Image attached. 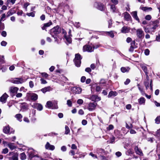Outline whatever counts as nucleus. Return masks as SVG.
<instances>
[{
	"mask_svg": "<svg viewBox=\"0 0 160 160\" xmlns=\"http://www.w3.org/2000/svg\"><path fill=\"white\" fill-rule=\"evenodd\" d=\"M46 107L49 108H51L52 109H57L58 108L57 102L55 100L48 101L47 102Z\"/></svg>",
	"mask_w": 160,
	"mask_h": 160,
	"instance_id": "obj_1",
	"label": "nucleus"
},
{
	"mask_svg": "<svg viewBox=\"0 0 160 160\" xmlns=\"http://www.w3.org/2000/svg\"><path fill=\"white\" fill-rule=\"evenodd\" d=\"M61 31V29L58 26L54 27L51 30L50 34L54 38L56 35L58 34Z\"/></svg>",
	"mask_w": 160,
	"mask_h": 160,
	"instance_id": "obj_2",
	"label": "nucleus"
},
{
	"mask_svg": "<svg viewBox=\"0 0 160 160\" xmlns=\"http://www.w3.org/2000/svg\"><path fill=\"white\" fill-rule=\"evenodd\" d=\"M81 58L80 55L79 54H75V57L74 61L76 66L77 67H79L81 63Z\"/></svg>",
	"mask_w": 160,
	"mask_h": 160,
	"instance_id": "obj_3",
	"label": "nucleus"
},
{
	"mask_svg": "<svg viewBox=\"0 0 160 160\" xmlns=\"http://www.w3.org/2000/svg\"><path fill=\"white\" fill-rule=\"evenodd\" d=\"M136 36L139 39H142L144 36V32L142 28H138L136 30Z\"/></svg>",
	"mask_w": 160,
	"mask_h": 160,
	"instance_id": "obj_4",
	"label": "nucleus"
},
{
	"mask_svg": "<svg viewBox=\"0 0 160 160\" xmlns=\"http://www.w3.org/2000/svg\"><path fill=\"white\" fill-rule=\"evenodd\" d=\"M159 22L157 20L152 22V23L150 25V29L152 33L154 32L155 30L158 27Z\"/></svg>",
	"mask_w": 160,
	"mask_h": 160,
	"instance_id": "obj_5",
	"label": "nucleus"
},
{
	"mask_svg": "<svg viewBox=\"0 0 160 160\" xmlns=\"http://www.w3.org/2000/svg\"><path fill=\"white\" fill-rule=\"evenodd\" d=\"M10 82L16 84H21L23 83L24 80L21 78H14L10 80Z\"/></svg>",
	"mask_w": 160,
	"mask_h": 160,
	"instance_id": "obj_6",
	"label": "nucleus"
},
{
	"mask_svg": "<svg viewBox=\"0 0 160 160\" xmlns=\"http://www.w3.org/2000/svg\"><path fill=\"white\" fill-rule=\"evenodd\" d=\"M71 90L75 94L80 93L82 91L80 88L78 87H72L71 88Z\"/></svg>",
	"mask_w": 160,
	"mask_h": 160,
	"instance_id": "obj_7",
	"label": "nucleus"
},
{
	"mask_svg": "<svg viewBox=\"0 0 160 160\" xmlns=\"http://www.w3.org/2000/svg\"><path fill=\"white\" fill-rule=\"evenodd\" d=\"M83 52H91L93 51V47L89 45H85L83 47Z\"/></svg>",
	"mask_w": 160,
	"mask_h": 160,
	"instance_id": "obj_8",
	"label": "nucleus"
},
{
	"mask_svg": "<svg viewBox=\"0 0 160 160\" xmlns=\"http://www.w3.org/2000/svg\"><path fill=\"white\" fill-rule=\"evenodd\" d=\"M97 104L95 102L90 103L88 107V108L89 111H92L95 109Z\"/></svg>",
	"mask_w": 160,
	"mask_h": 160,
	"instance_id": "obj_9",
	"label": "nucleus"
},
{
	"mask_svg": "<svg viewBox=\"0 0 160 160\" xmlns=\"http://www.w3.org/2000/svg\"><path fill=\"white\" fill-rule=\"evenodd\" d=\"M32 107L33 108H37L39 111L42 110L43 108L42 105L41 104L38 103L33 104L32 105Z\"/></svg>",
	"mask_w": 160,
	"mask_h": 160,
	"instance_id": "obj_10",
	"label": "nucleus"
},
{
	"mask_svg": "<svg viewBox=\"0 0 160 160\" xmlns=\"http://www.w3.org/2000/svg\"><path fill=\"white\" fill-rule=\"evenodd\" d=\"M62 33L64 34V38H65L66 40L68 43H70L72 42L71 38V37L70 36L67 37L66 35V31L64 29H62Z\"/></svg>",
	"mask_w": 160,
	"mask_h": 160,
	"instance_id": "obj_11",
	"label": "nucleus"
},
{
	"mask_svg": "<svg viewBox=\"0 0 160 160\" xmlns=\"http://www.w3.org/2000/svg\"><path fill=\"white\" fill-rule=\"evenodd\" d=\"M94 5L98 9L101 11L103 10L105 8V6L101 3L96 2L95 3Z\"/></svg>",
	"mask_w": 160,
	"mask_h": 160,
	"instance_id": "obj_12",
	"label": "nucleus"
},
{
	"mask_svg": "<svg viewBox=\"0 0 160 160\" xmlns=\"http://www.w3.org/2000/svg\"><path fill=\"white\" fill-rule=\"evenodd\" d=\"M8 97V95L6 93H4L0 98V101L2 103H5Z\"/></svg>",
	"mask_w": 160,
	"mask_h": 160,
	"instance_id": "obj_13",
	"label": "nucleus"
},
{
	"mask_svg": "<svg viewBox=\"0 0 160 160\" xmlns=\"http://www.w3.org/2000/svg\"><path fill=\"white\" fill-rule=\"evenodd\" d=\"M45 147L46 149L51 150H53L55 148L54 145H51L48 142L47 143Z\"/></svg>",
	"mask_w": 160,
	"mask_h": 160,
	"instance_id": "obj_14",
	"label": "nucleus"
},
{
	"mask_svg": "<svg viewBox=\"0 0 160 160\" xmlns=\"http://www.w3.org/2000/svg\"><path fill=\"white\" fill-rule=\"evenodd\" d=\"M134 150L136 153L139 155L142 156L143 153L141 150L137 146H136L134 148Z\"/></svg>",
	"mask_w": 160,
	"mask_h": 160,
	"instance_id": "obj_15",
	"label": "nucleus"
},
{
	"mask_svg": "<svg viewBox=\"0 0 160 160\" xmlns=\"http://www.w3.org/2000/svg\"><path fill=\"white\" fill-rule=\"evenodd\" d=\"M19 88L17 87H12L10 88L9 91L12 93H17Z\"/></svg>",
	"mask_w": 160,
	"mask_h": 160,
	"instance_id": "obj_16",
	"label": "nucleus"
},
{
	"mask_svg": "<svg viewBox=\"0 0 160 160\" xmlns=\"http://www.w3.org/2000/svg\"><path fill=\"white\" fill-rule=\"evenodd\" d=\"M130 69V68L128 67H122L121 68V71L123 73L128 72Z\"/></svg>",
	"mask_w": 160,
	"mask_h": 160,
	"instance_id": "obj_17",
	"label": "nucleus"
},
{
	"mask_svg": "<svg viewBox=\"0 0 160 160\" xmlns=\"http://www.w3.org/2000/svg\"><path fill=\"white\" fill-rule=\"evenodd\" d=\"M130 28L127 27H123L121 29V32L123 33H126L129 32Z\"/></svg>",
	"mask_w": 160,
	"mask_h": 160,
	"instance_id": "obj_18",
	"label": "nucleus"
},
{
	"mask_svg": "<svg viewBox=\"0 0 160 160\" xmlns=\"http://www.w3.org/2000/svg\"><path fill=\"white\" fill-rule=\"evenodd\" d=\"M10 128L9 126L3 127V132L6 133L8 134L10 131Z\"/></svg>",
	"mask_w": 160,
	"mask_h": 160,
	"instance_id": "obj_19",
	"label": "nucleus"
},
{
	"mask_svg": "<svg viewBox=\"0 0 160 160\" xmlns=\"http://www.w3.org/2000/svg\"><path fill=\"white\" fill-rule=\"evenodd\" d=\"M8 147L11 150L16 148V146L15 145L14 143H13L9 142Z\"/></svg>",
	"mask_w": 160,
	"mask_h": 160,
	"instance_id": "obj_20",
	"label": "nucleus"
},
{
	"mask_svg": "<svg viewBox=\"0 0 160 160\" xmlns=\"http://www.w3.org/2000/svg\"><path fill=\"white\" fill-rule=\"evenodd\" d=\"M31 99L33 101L36 100L38 98V95L35 93H32L30 95Z\"/></svg>",
	"mask_w": 160,
	"mask_h": 160,
	"instance_id": "obj_21",
	"label": "nucleus"
},
{
	"mask_svg": "<svg viewBox=\"0 0 160 160\" xmlns=\"http://www.w3.org/2000/svg\"><path fill=\"white\" fill-rule=\"evenodd\" d=\"M139 104L140 105H144L145 102V98L143 97H141L138 100Z\"/></svg>",
	"mask_w": 160,
	"mask_h": 160,
	"instance_id": "obj_22",
	"label": "nucleus"
},
{
	"mask_svg": "<svg viewBox=\"0 0 160 160\" xmlns=\"http://www.w3.org/2000/svg\"><path fill=\"white\" fill-rule=\"evenodd\" d=\"M52 24V22L50 21L48 23L44 24L43 26L42 27V30H45L47 27L50 26Z\"/></svg>",
	"mask_w": 160,
	"mask_h": 160,
	"instance_id": "obj_23",
	"label": "nucleus"
},
{
	"mask_svg": "<svg viewBox=\"0 0 160 160\" xmlns=\"http://www.w3.org/2000/svg\"><path fill=\"white\" fill-rule=\"evenodd\" d=\"M132 17L134 18L136 20L138 21V22H139V19L137 15V12H133L131 13Z\"/></svg>",
	"mask_w": 160,
	"mask_h": 160,
	"instance_id": "obj_24",
	"label": "nucleus"
},
{
	"mask_svg": "<svg viewBox=\"0 0 160 160\" xmlns=\"http://www.w3.org/2000/svg\"><path fill=\"white\" fill-rule=\"evenodd\" d=\"M117 95L118 93L116 92L111 91L109 93L108 97V98H110L112 96H116Z\"/></svg>",
	"mask_w": 160,
	"mask_h": 160,
	"instance_id": "obj_25",
	"label": "nucleus"
},
{
	"mask_svg": "<svg viewBox=\"0 0 160 160\" xmlns=\"http://www.w3.org/2000/svg\"><path fill=\"white\" fill-rule=\"evenodd\" d=\"M146 79L147 80L146 81L144 82V84L146 87V88L147 89L149 87V80L148 78H147V76H146Z\"/></svg>",
	"mask_w": 160,
	"mask_h": 160,
	"instance_id": "obj_26",
	"label": "nucleus"
},
{
	"mask_svg": "<svg viewBox=\"0 0 160 160\" xmlns=\"http://www.w3.org/2000/svg\"><path fill=\"white\" fill-rule=\"evenodd\" d=\"M15 117L17 118V119L20 122H21L22 121V116L21 114H17L15 115Z\"/></svg>",
	"mask_w": 160,
	"mask_h": 160,
	"instance_id": "obj_27",
	"label": "nucleus"
},
{
	"mask_svg": "<svg viewBox=\"0 0 160 160\" xmlns=\"http://www.w3.org/2000/svg\"><path fill=\"white\" fill-rule=\"evenodd\" d=\"M50 86H48L47 87H45L42 88L41 89V91L43 92V93H45L46 92L50 91Z\"/></svg>",
	"mask_w": 160,
	"mask_h": 160,
	"instance_id": "obj_28",
	"label": "nucleus"
},
{
	"mask_svg": "<svg viewBox=\"0 0 160 160\" xmlns=\"http://www.w3.org/2000/svg\"><path fill=\"white\" fill-rule=\"evenodd\" d=\"M15 13V12L13 10H9L7 13V17H8Z\"/></svg>",
	"mask_w": 160,
	"mask_h": 160,
	"instance_id": "obj_29",
	"label": "nucleus"
},
{
	"mask_svg": "<svg viewBox=\"0 0 160 160\" xmlns=\"http://www.w3.org/2000/svg\"><path fill=\"white\" fill-rule=\"evenodd\" d=\"M10 160H18V155L16 153L14 155H13L12 157H10L9 158Z\"/></svg>",
	"mask_w": 160,
	"mask_h": 160,
	"instance_id": "obj_30",
	"label": "nucleus"
},
{
	"mask_svg": "<svg viewBox=\"0 0 160 160\" xmlns=\"http://www.w3.org/2000/svg\"><path fill=\"white\" fill-rule=\"evenodd\" d=\"M124 18L127 20H128L130 18V16L128 13L125 12L124 13Z\"/></svg>",
	"mask_w": 160,
	"mask_h": 160,
	"instance_id": "obj_31",
	"label": "nucleus"
},
{
	"mask_svg": "<svg viewBox=\"0 0 160 160\" xmlns=\"http://www.w3.org/2000/svg\"><path fill=\"white\" fill-rule=\"evenodd\" d=\"M143 28L145 32L152 33L150 29V28H147L144 27H143Z\"/></svg>",
	"mask_w": 160,
	"mask_h": 160,
	"instance_id": "obj_32",
	"label": "nucleus"
},
{
	"mask_svg": "<svg viewBox=\"0 0 160 160\" xmlns=\"http://www.w3.org/2000/svg\"><path fill=\"white\" fill-rule=\"evenodd\" d=\"M137 86H138V88L139 90L141 92V93L142 94V95H144V94H145V93L144 92V91L143 90V89L142 88H141L140 87L139 84H138L137 85Z\"/></svg>",
	"mask_w": 160,
	"mask_h": 160,
	"instance_id": "obj_33",
	"label": "nucleus"
},
{
	"mask_svg": "<svg viewBox=\"0 0 160 160\" xmlns=\"http://www.w3.org/2000/svg\"><path fill=\"white\" fill-rule=\"evenodd\" d=\"M70 129L67 126H66L65 127V134H68L70 132Z\"/></svg>",
	"mask_w": 160,
	"mask_h": 160,
	"instance_id": "obj_34",
	"label": "nucleus"
},
{
	"mask_svg": "<svg viewBox=\"0 0 160 160\" xmlns=\"http://www.w3.org/2000/svg\"><path fill=\"white\" fill-rule=\"evenodd\" d=\"M107 34H108V35L110 36L111 37L113 38L114 37V35L112 31L110 32H106Z\"/></svg>",
	"mask_w": 160,
	"mask_h": 160,
	"instance_id": "obj_35",
	"label": "nucleus"
},
{
	"mask_svg": "<svg viewBox=\"0 0 160 160\" xmlns=\"http://www.w3.org/2000/svg\"><path fill=\"white\" fill-rule=\"evenodd\" d=\"M20 158L22 160H24L26 158V156L24 153H22L20 154Z\"/></svg>",
	"mask_w": 160,
	"mask_h": 160,
	"instance_id": "obj_36",
	"label": "nucleus"
},
{
	"mask_svg": "<svg viewBox=\"0 0 160 160\" xmlns=\"http://www.w3.org/2000/svg\"><path fill=\"white\" fill-rule=\"evenodd\" d=\"M155 121L157 124H158L160 123V116L157 117L155 119Z\"/></svg>",
	"mask_w": 160,
	"mask_h": 160,
	"instance_id": "obj_37",
	"label": "nucleus"
},
{
	"mask_svg": "<svg viewBox=\"0 0 160 160\" xmlns=\"http://www.w3.org/2000/svg\"><path fill=\"white\" fill-rule=\"evenodd\" d=\"M142 68L143 69V70L145 72V73L146 76H147V78H148V73L147 72V69L146 67L145 66H142Z\"/></svg>",
	"mask_w": 160,
	"mask_h": 160,
	"instance_id": "obj_38",
	"label": "nucleus"
},
{
	"mask_svg": "<svg viewBox=\"0 0 160 160\" xmlns=\"http://www.w3.org/2000/svg\"><path fill=\"white\" fill-rule=\"evenodd\" d=\"M26 15L29 17L31 16L32 17H34L35 16V13L34 12L27 13Z\"/></svg>",
	"mask_w": 160,
	"mask_h": 160,
	"instance_id": "obj_39",
	"label": "nucleus"
},
{
	"mask_svg": "<svg viewBox=\"0 0 160 160\" xmlns=\"http://www.w3.org/2000/svg\"><path fill=\"white\" fill-rule=\"evenodd\" d=\"M4 28V23H2V21L0 20V30L3 29Z\"/></svg>",
	"mask_w": 160,
	"mask_h": 160,
	"instance_id": "obj_40",
	"label": "nucleus"
},
{
	"mask_svg": "<svg viewBox=\"0 0 160 160\" xmlns=\"http://www.w3.org/2000/svg\"><path fill=\"white\" fill-rule=\"evenodd\" d=\"M8 149L7 148H6L2 149V154H5L7 153L8 152Z\"/></svg>",
	"mask_w": 160,
	"mask_h": 160,
	"instance_id": "obj_41",
	"label": "nucleus"
},
{
	"mask_svg": "<svg viewBox=\"0 0 160 160\" xmlns=\"http://www.w3.org/2000/svg\"><path fill=\"white\" fill-rule=\"evenodd\" d=\"M67 147L65 146H62V147H61V150L62 152H63L66 151L67 150Z\"/></svg>",
	"mask_w": 160,
	"mask_h": 160,
	"instance_id": "obj_42",
	"label": "nucleus"
},
{
	"mask_svg": "<svg viewBox=\"0 0 160 160\" xmlns=\"http://www.w3.org/2000/svg\"><path fill=\"white\" fill-rule=\"evenodd\" d=\"M97 97L96 95H92V96L90 98V99L92 101H96V98Z\"/></svg>",
	"mask_w": 160,
	"mask_h": 160,
	"instance_id": "obj_43",
	"label": "nucleus"
},
{
	"mask_svg": "<svg viewBox=\"0 0 160 160\" xmlns=\"http://www.w3.org/2000/svg\"><path fill=\"white\" fill-rule=\"evenodd\" d=\"M111 10H112L113 12H115V10H116V8H115V6L114 5H111Z\"/></svg>",
	"mask_w": 160,
	"mask_h": 160,
	"instance_id": "obj_44",
	"label": "nucleus"
},
{
	"mask_svg": "<svg viewBox=\"0 0 160 160\" xmlns=\"http://www.w3.org/2000/svg\"><path fill=\"white\" fill-rule=\"evenodd\" d=\"M69 154L71 156H74L75 154V151L73 150H71L69 152Z\"/></svg>",
	"mask_w": 160,
	"mask_h": 160,
	"instance_id": "obj_45",
	"label": "nucleus"
},
{
	"mask_svg": "<svg viewBox=\"0 0 160 160\" xmlns=\"http://www.w3.org/2000/svg\"><path fill=\"white\" fill-rule=\"evenodd\" d=\"M101 160H108V158L103 156H101L100 157Z\"/></svg>",
	"mask_w": 160,
	"mask_h": 160,
	"instance_id": "obj_46",
	"label": "nucleus"
},
{
	"mask_svg": "<svg viewBox=\"0 0 160 160\" xmlns=\"http://www.w3.org/2000/svg\"><path fill=\"white\" fill-rule=\"evenodd\" d=\"M71 148L72 150H76L77 149V146L75 144H72L71 145Z\"/></svg>",
	"mask_w": 160,
	"mask_h": 160,
	"instance_id": "obj_47",
	"label": "nucleus"
},
{
	"mask_svg": "<svg viewBox=\"0 0 160 160\" xmlns=\"http://www.w3.org/2000/svg\"><path fill=\"white\" fill-rule=\"evenodd\" d=\"M67 104L69 107H71L72 106V102L69 100H68L67 101Z\"/></svg>",
	"mask_w": 160,
	"mask_h": 160,
	"instance_id": "obj_48",
	"label": "nucleus"
},
{
	"mask_svg": "<svg viewBox=\"0 0 160 160\" xmlns=\"http://www.w3.org/2000/svg\"><path fill=\"white\" fill-rule=\"evenodd\" d=\"M115 140V138L114 137H112L110 138V141L109 142L110 143H113L114 142V141Z\"/></svg>",
	"mask_w": 160,
	"mask_h": 160,
	"instance_id": "obj_49",
	"label": "nucleus"
},
{
	"mask_svg": "<svg viewBox=\"0 0 160 160\" xmlns=\"http://www.w3.org/2000/svg\"><path fill=\"white\" fill-rule=\"evenodd\" d=\"M151 15H147L145 17V19L146 20H150L151 19Z\"/></svg>",
	"mask_w": 160,
	"mask_h": 160,
	"instance_id": "obj_50",
	"label": "nucleus"
},
{
	"mask_svg": "<svg viewBox=\"0 0 160 160\" xmlns=\"http://www.w3.org/2000/svg\"><path fill=\"white\" fill-rule=\"evenodd\" d=\"M77 103L79 104H82L83 102V101L82 99H79L77 102Z\"/></svg>",
	"mask_w": 160,
	"mask_h": 160,
	"instance_id": "obj_51",
	"label": "nucleus"
},
{
	"mask_svg": "<svg viewBox=\"0 0 160 160\" xmlns=\"http://www.w3.org/2000/svg\"><path fill=\"white\" fill-rule=\"evenodd\" d=\"M113 128V126L112 125H110L107 128L108 130H112Z\"/></svg>",
	"mask_w": 160,
	"mask_h": 160,
	"instance_id": "obj_52",
	"label": "nucleus"
},
{
	"mask_svg": "<svg viewBox=\"0 0 160 160\" xmlns=\"http://www.w3.org/2000/svg\"><path fill=\"white\" fill-rule=\"evenodd\" d=\"M41 75L42 77H44L45 78H47L48 76V74L46 72L42 73H41Z\"/></svg>",
	"mask_w": 160,
	"mask_h": 160,
	"instance_id": "obj_53",
	"label": "nucleus"
},
{
	"mask_svg": "<svg viewBox=\"0 0 160 160\" xmlns=\"http://www.w3.org/2000/svg\"><path fill=\"white\" fill-rule=\"evenodd\" d=\"M1 45L2 46H5L7 44V42L5 41H2L1 43Z\"/></svg>",
	"mask_w": 160,
	"mask_h": 160,
	"instance_id": "obj_54",
	"label": "nucleus"
},
{
	"mask_svg": "<svg viewBox=\"0 0 160 160\" xmlns=\"http://www.w3.org/2000/svg\"><path fill=\"white\" fill-rule=\"evenodd\" d=\"M149 50L148 49H146L145 50L144 53L146 55H148L149 54Z\"/></svg>",
	"mask_w": 160,
	"mask_h": 160,
	"instance_id": "obj_55",
	"label": "nucleus"
},
{
	"mask_svg": "<svg viewBox=\"0 0 160 160\" xmlns=\"http://www.w3.org/2000/svg\"><path fill=\"white\" fill-rule=\"evenodd\" d=\"M1 35L3 37H6L7 36V32L5 31H3L1 32Z\"/></svg>",
	"mask_w": 160,
	"mask_h": 160,
	"instance_id": "obj_56",
	"label": "nucleus"
},
{
	"mask_svg": "<svg viewBox=\"0 0 160 160\" xmlns=\"http://www.w3.org/2000/svg\"><path fill=\"white\" fill-rule=\"evenodd\" d=\"M29 87L31 88H32L34 86L33 83L32 81H30L29 82Z\"/></svg>",
	"mask_w": 160,
	"mask_h": 160,
	"instance_id": "obj_57",
	"label": "nucleus"
},
{
	"mask_svg": "<svg viewBox=\"0 0 160 160\" xmlns=\"http://www.w3.org/2000/svg\"><path fill=\"white\" fill-rule=\"evenodd\" d=\"M40 81H41V83L42 84H45L47 83V82L46 80H44L43 79L41 78L40 79Z\"/></svg>",
	"mask_w": 160,
	"mask_h": 160,
	"instance_id": "obj_58",
	"label": "nucleus"
},
{
	"mask_svg": "<svg viewBox=\"0 0 160 160\" xmlns=\"http://www.w3.org/2000/svg\"><path fill=\"white\" fill-rule=\"evenodd\" d=\"M85 71L88 72H91V68H87L85 69Z\"/></svg>",
	"mask_w": 160,
	"mask_h": 160,
	"instance_id": "obj_59",
	"label": "nucleus"
},
{
	"mask_svg": "<svg viewBox=\"0 0 160 160\" xmlns=\"http://www.w3.org/2000/svg\"><path fill=\"white\" fill-rule=\"evenodd\" d=\"M96 68V65L95 64H92L90 65V68L92 69H94Z\"/></svg>",
	"mask_w": 160,
	"mask_h": 160,
	"instance_id": "obj_60",
	"label": "nucleus"
},
{
	"mask_svg": "<svg viewBox=\"0 0 160 160\" xmlns=\"http://www.w3.org/2000/svg\"><path fill=\"white\" fill-rule=\"evenodd\" d=\"M112 3L115 5L118 4V0H111Z\"/></svg>",
	"mask_w": 160,
	"mask_h": 160,
	"instance_id": "obj_61",
	"label": "nucleus"
},
{
	"mask_svg": "<svg viewBox=\"0 0 160 160\" xmlns=\"http://www.w3.org/2000/svg\"><path fill=\"white\" fill-rule=\"evenodd\" d=\"M130 82V80L129 79H127L124 82L125 85L128 84Z\"/></svg>",
	"mask_w": 160,
	"mask_h": 160,
	"instance_id": "obj_62",
	"label": "nucleus"
},
{
	"mask_svg": "<svg viewBox=\"0 0 160 160\" xmlns=\"http://www.w3.org/2000/svg\"><path fill=\"white\" fill-rule=\"evenodd\" d=\"M116 155L118 157H119L122 155L121 153L120 152H116Z\"/></svg>",
	"mask_w": 160,
	"mask_h": 160,
	"instance_id": "obj_63",
	"label": "nucleus"
},
{
	"mask_svg": "<svg viewBox=\"0 0 160 160\" xmlns=\"http://www.w3.org/2000/svg\"><path fill=\"white\" fill-rule=\"evenodd\" d=\"M22 94L21 93H18L16 95V97L18 98H21L22 97Z\"/></svg>",
	"mask_w": 160,
	"mask_h": 160,
	"instance_id": "obj_64",
	"label": "nucleus"
}]
</instances>
